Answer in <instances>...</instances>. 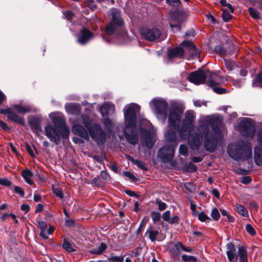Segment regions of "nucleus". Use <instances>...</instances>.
Here are the masks:
<instances>
[{"instance_id":"c85d7f7f","label":"nucleus","mask_w":262,"mask_h":262,"mask_svg":"<svg viewBox=\"0 0 262 262\" xmlns=\"http://www.w3.org/2000/svg\"><path fill=\"white\" fill-rule=\"evenodd\" d=\"M21 176L25 181L29 185H31L33 183L32 180L33 174L29 169H26L23 170L21 171Z\"/></svg>"},{"instance_id":"412c9836","label":"nucleus","mask_w":262,"mask_h":262,"mask_svg":"<svg viewBox=\"0 0 262 262\" xmlns=\"http://www.w3.org/2000/svg\"><path fill=\"white\" fill-rule=\"evenodd\" d=\"M226 254L228 259L230 262H237V258L236 256V249L232 243H229L226 245Z\"/></svg>"},{"instance_id":"2f4dec72","label":"nucleus","mask_w":262,"mask_h":262,"mask_svg":"<svg viewBox=\"0 0 262 262\" xmlns=\"http://www.w3.org/2000/svg\"><path fill=\"white\" fill-rule=\"evenodd\" d=\"M124 256L120 255L119 256L115 255L114 253H111L107 258L108 262H123Z\"/></svg>"},{"instance_id":"79ce46f5","label":"nucleus","mask_w":262,"mask_h":262,"mask_svg":"<svg viewBox=\"0 0 262 262\" xmlns=\"http://www.w3.org/2000/svg\"><path fill=\"white\" fill-rule=\"evenodd\" d=\"M182 260L185 262H196V258L193 256H190L187 255H183L182 256Z\"/></svg>"},{"instance_id":"cd10ccee","label":"nucleus","mask_w":262,"mask_h":262,"mask_svg":"<svg viewBox=\"0 0 262 262\" xmlns=\"http://www.w3.org/2000/svg\"><path fill=\"white\" fill-rule=\"evenodd\" d=\"M159 233V232L158 230L155 229L153 226H150L145 233V235H148L149 239L154 242L156 240L157 236Z\"/></svg>"},{"instance_id":"603ef678","label":"nucleus","mask_w":262,"mask_h":262,"mask_svg":"<svg viewBox=\"0 0 262 262\" xmlns=\"http://www.w3.org/2000/svg\"><path fill=\"white\" fill-rule=\"evenodd\" d=\"M135 165H137L140 168L144 170H147L148 169L147 166H145L144 163L141 160H136V163Z\"/></svg>"},{"instance_id":"a18cd8bd","label":"nucleus","mask_w":262,"mask_h":262,"mask_svg":"<svg viewBox=\"0 0 262 262\" xmlns=\"http://www.w3.org/2000/svg\"><path fill=\"white\" fill-rule=\"evenodd\" d=\"M196 216H198V219L202 222H206L207 220H210V217L207 215L205 214L204 212L198 213Z\"/></svg>"},{"instance_id":"5701e85b","label":"nucleus","mask_w":262,"mask_h":262,"mask_svg":"<svg viewBox=\"0 0 262 262\" xmlns=\"http://www.w3.org/2000/svg\"><path fill=\"white\" fill-rule=\"evenodd\" d=\"M66 111L71 114L79 115L81 113V106L78 103H69L65 105Z\"/></svg>"},{"instance_id":"20e7f679","label":"nucleus","mask_w":262,"mask_h":262,"mask_svg":"<svg viewBox=\"0 0 262 262\" xmlns=\"http://www.w3.org/2000/svg\"><path fill=\"white\" fill-rule=\"evenodd\" d=\"M167 144L158 151V156L163 162H168L171 160L174 154V150L178 143V139L175 131L169 130L165 134Z\"/></svg>"},{"instance_id":"bb28decb","label":"nucleus","mask_w":262,"mask_h":262,"mask_svg":"<svg viewBox=\"0 0 262 262\" xmlns=\"http://www.w3.org/2000/svg\"><path fill=\"white\" fill-rule=\"evenodd\" d=\"M184 110L183 104L180 102L172 101L170 103V108L169 111L183 114Z\"/></svg>"},{"instance_id":"f257e3e1","label":"nucleus","mask_w":262,"mask_h":262,"mask_svg":"<svg viewBox=\"0 0 262 262\" xmlns=\"http://www.w3.org/2000/svg\"><path fill=\"white\" fill-rule=\"evenodd\" d=\"M195 114L193 111L188 110L184 114V118L179 129V135L181 139H187L191 148L195 149L201 145L202 137L204 136V147L207 151L212 152L216 149L218 143L222 139L220 121L212 120L210 122L211 130L208 123L203 122L199 127L193 125Z\"/></svg>"},{"instance_id":"4d7b16f0","label":"nucleus","mask_w":262,"mask_h":262,"mask_svg":"<svg viewBox=\"0 0 262 262\" xmlns=\"http://www.w3.org/2000/svg\"><path fill=\"white\" fill-rule=\"evenodd\" d=\"M166 3L170 5L178 6L180 4V0H166Z\"/></svg>"},{"instance_id":"9d476101","label":"nucleus","mask_w":262,"mask_h":262,"mask_svg":"<svg viewBox=\"0 0 262 262\" xmlns=\"http://www.w3.org/2000/svg\"><path fill=\"white\" fill-rule=\"evenodd\" d=\"M89 135L98 144L105 142V134L99 124L96 123L93 124L92 128L89 130Z\"/></svg>"},{"instance_id":"09e8293b","label":"nucleus","mask_w":262,"mask_h":262,"mask_svg":"<svg viewBox=\"0 0 262 262\" xmlns=\"http://www.w3.org/2000/svg\"><path fill=\"white\" fill-rule=\"evenodd\" d=\"M246 230L251 235H254L256 234L255 229L250 224H247L246 225Z\"/></svg>"},{"instance_id":"ea45409f","label":"nucleus","mask_w":262,"mask_h":262,"mask_svg":"<svg viewBox=\"0 0 262 262\" xmlns=\"http://www.w3.org/2000/svg\"><path fill=\"white\" fill-rule=\"evenodd\" d=\"M215 52L220 55H223L226 54V49L221 45H217L214 47Z\"/></svg>"},{"instance_id":"13d9d810","label":"nucleus","mask_w":262,"mask_h":262,"mask_svg":"<svg viewBox=\"0 0 262 262\" xmlns=\"http://www.w3.org/2000/svg\"><path fill=\"white\" fill-rule=\"evenodd\" d=\"M124 176L130 179L133 181H136L137 180L136 177L130 172H129V171L124 172Z\"/></svg>"},{"instance_id":"b1692460","label":"nucleus","mask_w":262,"mask_h":262,"mask_svg":"<svg viewBox=\"0 0 262 262\" xmlns=\"http://www.w3.org/2000/svg\"><path fill=\"white\" fill-rule=\"evenodd\" d=\"M115 108L114 104L110 102H106L100 107V111L102 116H108L109 114L114 113Z\"/></svg>"},{"instance_id":"dca6fc26","label":"nucleus","mask_w":262,"mask_h":262,"mask_svg":"<svg viewBox=\"0 0 262 262\" xmlns=\"http://www.w3.org/2000/svg\"><path fill=\"white\" fill-rule=\"evenodd\" d=\"M258 146L254 149V161L256 165H262V129L257 133Z\"/></svg>"},{"instance_id":"3c124183","label":"nucleus","mask_w":262,"mask_h":262,"mask_svg":"<svg viewBox=\"0 0 262 262\" xmlns=\"http://www.w3.org/2000/svg\"><path fill=\"white\" fill-rule=\"evenodd\" d=\"M179 152L181 155H186L188 153V148L186 145H181L179 147Z\"/></svg>"},{"instance_id":"864d4df0","label":"nucleus","mask_w":262,"mask_h":262,"mask_svg":"<svg viewBox=\"0 0 262 262\" xmlns=\"http://www.w3.org/2000/svg\"><path fill=\"white\" fill-rule=\"evenodd\" d=\"M186 168L188 171L190 172H194L197 169L196 166L191 163H189V164H188L186 165Z\"/></svg>"},{"instance_id":"6e6d98bb","label":"nucleus","mask_w":262,"mask_h":262,"mask_svg":"<svg viewBox=\"0 0 262 262\" xmlns=\"http://www.w3.org/2000/svg\"><path fill=\"white\" fill-rule=\"evenodd\" d=\"M11 183L6 178L0 179V185H2L6 186H10Z\"/></svg>"},{"instance_id":"ddd939ff","label":"nucleus","mask_w":262,"mask_h":262,"mask_svg":"<svg viewBox=\"0 0 262 262\" xmlns=\"http://www.w3.org/2000/svg\"><path fill=\"white\" fill-rule=\"evenodd\" d=\"M208 77V70L204 71L202 70H198L190 73L187 78L189 81L196 85H199L204 83Z\"/></svg>"},{"instance_id":"49530a36","label":"nucleus","mask_w":262,"mask_h":262,"mask_svg":"<svg viewBox=\"0 0 262 262\" xmlns=\"http://www.w3.org/2000/svg\"><path fill=\"white\" fill-rule=\"evenodd\" d=\"M156 204L158 206V209L160 211L164 210L167 207V205L159 199H156Z\"/></svg>"},{"instance_id":"052dcab7","label":"nucleus","mask_w":262,"mask_h":262,"mask_svg":"<svg viewBox=\"0 0 262 262\" xmlns=\"http://www.w3.org/2000/svg\"><path fill=\"white\" fill-rule=\"evenodd\" d=\"M14 191L15 192L19 194L21 196L24 197L25 195V192L24 190L19 186H15L14 187Z\"/></svg>"},{"instance_id":"39448f33","label":"nucleus","mask_w":262,"mask_h":262,"mask_svg":"<svg viewBox=\"0 0 262 262\" xmlns=\"http://www.w3.org/2000/svg\"><path fill=\"white\" fill-rule=\"evenodd\" d=\"M187 51L189 52L192 57H196L200 55V52L197 50L195 45L188 40L183 41L179 47L169 49L167 54L170 58H181Z\"/></svg>"},{"instance_id":"f3484780","label":"nucleus","mask_w":262,"mask_h":262,"mask_svg":"<svg viewBox=\"0 0 262 262\" xmlns=\"http://www.w3.org/2000/svg\"><path fill=\"white\" fill-rule=\"evenodd\" d=\"M1 113L7 115V118L9 120L17 123L23 125L25 124L24 118L17 115L10 108L2 109L1 110Z\"/></svg>"},{"instance_id":"338daca9","label":"nucleus","mask_w":262,"mask_h":262,"mask_svg":"<svg viewBox=\"0 0 262 262\" xmlns=\"http://www.w3.org/2000/svg\"><path fill=\"white\" fill-rule=\"evenodd\" d=\"M232 16L228 13L227 12H226L225 10H224L223 13V19L225 21H228L230 18H231Z\"/></svg>"},{"instance_id":"de8ad7c7","label":"nucleus","mask_w":262,"mask_h":262,"mask_svg":"<svg viewBox=\"0 0 262 262\" xmlns=\"http://www.w3.org/2000/svg\"><path fill=\"white\" fill-rule=\"evenodd\" d=\"M224 62L227 69L229 71H231L233 69L235 63L232 61H228L227 60H224Z\"/></svg>"},{"instance_id":"37998d69","label":"nucleus","mask_w":262,"mask_h":262,"mask_svg":"<svg viewBox=\"0 0 262 262\" xmlns=\"http://www.w3.org/2000/svg\"><path fill=\"white\" fill-rule=\"evenodd\" d=\"M220 212L223 216H226L227 217L228 221L230 222H234V218L231 215H230L226 210L224 209H220Z\"/></svg>"},{"instance_id":"393cba45","label":"nucleus","mask_w":262,"mask_h":262,"mask_svg":"<svg viewBox=\"0 0 262 262\" xmlns=\"http://www.w3.org/2000/svg\"><path fill=\"white\" fill-rule=\"evenodd\" d=\"M12 107L17 112L22 114H25L30 112H35L36 109L32 107L30 105H23L20 104H14Z\"/></svg>"},{"instance_id":"774afa93","label":"nucleus","mask_w":262,"mask_h":262,"mask_svg":"<svg viewBox=\"0 0 262 262\" xmlns=\"http://www.w3.org/2000/svg\"><path fill=\"white\" fill-rule=\"evenodd\" d=\"M252 181V179L249 176H245L243 177L241 182L242 183L245 184H247L250 183Z\"/></svg>"},{"instance_id":"f8f14e48","label":"nucleus","mask_w":262,"mask_h":262,"mask_svg":"<svg viewBox=\"0 0 262 262\" xmlns=\"http://www.w3.org/2000/svg\"><path fill=\"white\" fill-rule=\"evenodd\" d=\"M141 34L144 39L152 41L160 38L161 31L156 28H143L141 30Z\"/></svg>"},{"instance_id":"e2e57ef3","label":"nucleus","mask_w":262,"mask_h":262,"mask_svg":"<svg viewBox=\"0 0 262 262\" xmlns=\"http://www.w3.org/2000/svg\"><path fill=\"white\" fill-rule=\"evenodd\" d=\"M190 209L192 211V213L193 216H196L198 213L196 212V205L193 203V201L190 202Z\"/></svg>"},{"instance_id":"72a5a7b5","label":"nucleus","mask_w":262,"mask_h":262,"mask_svg":"<svg viewBox=\"0 0 262 262\" xmlns=\"http://www.w3.org/2000/svg\"><path fill=\"white\" fill-rule=\"evenodd\" d=\"M81 118L82 120V123L84 125L86 128L89 130L92 128V125H91V119L90 117L85 115H81Z\"/></svg>"},{"instance_id":"c756f323","label":"nucleus","mask_w":262,"mask_h":262,"mask_svg":"<svg viewBox=\"0 0 262 262\" xmlns=\"http://www.w3.org/2000/svg\"><path fill=\"white\" fill-rule=\"evenodd\" d=\"M239 262H248L247 252L245 247L242 246L238 249Z\"/></svg>"},{"instance_id":"f03ea898","label":"nucleus","mask_w":262,"mask_h":262,"mask_svg":"<svg viewBox=\"0 0 262 262\" xmlns=\"http://www.w3.org/2000/svg\"><path fill=\"white\" fill-rule=\"evenodd\" d=\"M140 106L136 103L126 105L123 110L125 127L123 130L126 141L130 144H136L139 140L136 121Z\"/></svg>"},{"instance_id":"6e6552de","label":"nucleus","mask_w":262,"mask_h":262,"mask_svg":"<svg viewBox=\"0 0 262 262\" xmlns=\"http://www.w3.org/2000/svg\"><path fill=\"white\" fill-rule=\"evenodd\" d=\"M207 79V85L210 88H212L214 92L219 94L226 93V90L225 89L221 88L217 86L223 82V78L221 76L215 73H213L208 70Z\"/></svg>"},{"instance_id":"0eeeda50","label":"nucleus","mask_w":262,"mask_h":262,"mask_svg":"<svg viewBox=\"0 0 262 262\" xmlns=\"http://www.w3.org/2000/svg\"><path fill=\"white\" fill-rule=\"evenodd\" d=\"M49 117L53 121L54 126L61 129L62 139H68L70 130L66 125L63 115L60 113H52L49 114Z\"/></svg>"},{"instance_id":"c9c22d12","label":"nucleus","mask_w":262,"mask_h":262,"mask_svg":"<svg viewBox=\"0 0 262 262\" xmlns=\"http://www.w3.org/2000/svg\"><path fill=\"white\" fill-rule=\"evenodd\" d=\"M103 117V122L104 127L106 130H111L112 127V123L111 120L109 119L108 116H102Z\"/></svg>"},{"instance_id":"2eb2a0df","label":"nucleus","mask_w":262,"mask_h":262,"mask_svg":"<svg viewBox=\"0 0 262 262\" xmlns=\"http://www.w3.org/2000/svg\"><path fill=\"white\" fill-rule=\"evenodd\" d=\"M168 21L170 28L173 32H179L180 24L183 22V15L176 12L169 14Z\"/></svg>"},{"instance_id":"a878e982","label":"nucleus","mask_w":262,"mask_h":262,"mask_svg":"<svg viewBox=\"0 0 262 262\" xmlns=\"http://www.w3.org/2000/svg\"><path fill=\"white\" fill-rule=\"evenodd\" d=\"M41 120L38 118H32L28 120V124L32 129L41 132Z\"/></svg>"},{"instance_id":"a211bd4d","label":"nucleus","mask_w":262,"mask_h":262,"mask_svg":"<svg viewBox=\"0 0 262 262\" xmlns=\"http://www.w3.org/2000/svg\"><path fill=\"white\" fill-rule=\"evenodd\" d=\"M94 37L93 33L89 30L83 28L78 35L77 41L81 45H84L88 42Z\"/></svg>"},{"instance_id":"1a4fd4ad","label":"nucleus","mask_w":262,"mask_h":262,"mask_svg":"<svg viewBox=\"0 0 262 262\" xmlns=\"http://www.w3.org/2000/svg\"><path fill=\"white\" fill-rule=\"evenodd\" d=\"M45 135L52 142L58 145L62 139L61 129L48 124L45 127Z\"/></svg>"},{"instance_id":"9b49d317","label":"nucleus","mask_w":262,"mask_h":262,"mask_svg":"<svg viewBox=\"0 0 262 262\" xmlns=\"http://www.w3.org/2000/svg\"><path fill=\"white\" fill-rule=\"evenodd\" d=\"M182 114L174 112L173 111H169L168 122L169 130L175 131L177 134V131L179 132L180 126V123L181 120V115Z\"/></svg>"},{"instance_id":"473e14b6","label":"nucleus","mask_w":262,"mask_h":262,"mask_svg":"<svg viewBox=\"0 0 262 262\" xmlns=\"http://www.w3.org/2000/svg\"><path fill=\"white\" fill-rule=\"evenodd\" d=\"M117 27L118 26L112 22H110V23L105 27V33L108 35H112L116 30Z\"/></svg>"},{"instance_id":"4468645a","label":"nucleus","mask_w":262,"mask_h":262,"mask_svg":"<svg viewBox=\"0 0 262 262\" xmlns=\"http://www.w3.org/2000/svg\"><path fill=\"white\" fill-rule=\"evenodd\" d=\"M239 127L242 132L252 137L255 132L254 124L252 123V120L249 118H241L239 123Z\"/></svg>"},{"instance_id":"58836bf2","label":"nucleus","mask_w":262,"mask_h":262,"mask_svg":"<svg viewBox=\"0 0 262 262\" xmlns=\"http://www.w3.org/2000/svg\"><path fill=\"white\" fill-rule=\"evenodd\" d=\"M248 11L251 17L255 19H258L260 18L258 11L255 8H249Z\"/></svg>"},{"instance_id":"423d86ee","label":"nucleus","mask_w":262,"mask_h":262,"mask_svg":"<svg viewBox=\"0 0 262 262\" xmlns=\"http://www.w3.org/2000/svg\"><path fill=\"white\" fill-rule=\"evenodd\" d=\"M150 106L157 118L165 122L167 116L168 107L167 102L162 98H155L152 100Z\"/></svg>"},{"instance_id":"69168bd1","label":"nucleus","mask_w":262,"mask_h":262,"mask_svg":"<svg viewBox=\"0 0 262 262\" xmlns=\"http://www.w3.org/2000/svg\"><path fill=\"white\" fill-rule=\"evenodd\" d=\"M26 149L27 151L28 152L30 156L32 157H35V154L31 148V147L29 145L28 143L26 144Z\"/></svg>"},{"instance_id":"bf43d9fd","label":"nucleus","mask_w":262,"mask_h":262,"mask_svg":"<svg viewBox=\"0 0 262 262\" xmlns=\"http://www.w3.org/2000/svg\"><path fill=\"white\" fill-rule=\"evenodd\" d=\"M100 176L105 181H108L110 179L109 174L105 170H102L101 171Z\"/></svg>"},{"instance_id":"0e129e2a","label":"nucleus","mask_w":262,"mask_h":262,"mask_svg":"<svg viewBox=\"0 0 262 262\" xmlns=\"http://www.w3.org/2000/svg\"><path fill=\"white\" fill-rule=\"evenodd\" d=\"M38 226L40 229V230H45L47 229V224L43 221H38Z\"/></svg>"},{"instance_id":"aec40b11","label":"nucleus","mask_w":262,"mask_h":262,"mask_svg":"<svg viewBox=\"0 0 262 262\" xmlns=\"http://www.w3.org/2000/svg\"><path fill=\"white\" fill-rule=\"evenodd\" d=\"M143 136L141 137V142L148 148H151L155 144L152 135L147 129H142Z\"/></svg>"},{"instance_id":"a19ab883","label":"nucleus","mask_w":262,"mask_h":262,"mask_svg":"<svg viewBox=\"0 0 262 262\" xmlns=\"http://www.w3.org/2000/svg\"><path fill=\"white\" fill-rule=\"evenodd\" d=\"M154 223L159 222L161 220V214L158 212L152 211L150 213Z\"/></svg>"},{"instance_id":"c03bdc74","label":"nucleus","mask_w":262,"mask_h":262,"mask_svg":"<svg viewBox=\"0 0 262 262\" xmlns=\"http://www.w3.org/2000/svg\"><path fill=\"white\" fill-rule=\"evenodd\" d=\"M211 216L212 217V219L215 221H217L219 220L220 214L219 210L216 208H214L212 210Z\"/></svg>"},{"instance_id":"e433bc0d","label":"nucleus","mask_w":262,"mask_h":262,"mask_svg":"<svg viewBox=\"0 0 262 262\" xmlns=\"http://www.w3.org/2000/svg\"><path fill=\"white\" fill-rule=\"evenodd\" d=\"M252 86H260L262 88V73H259L253 80L252 82Z\"/></svg>"},{"instance_id":"4be33fe9","label":"nucleus","mask_w":262,"mask_h":262,"mask_svg":"<svg viewBox=\"0 0 262 262\" xmlns=\"http://www.w3.org/2000/svg\"><path fill=\"white\" fill-rule=\"evenodd\" d=\"M110 13L112 16L111 21L110 22L113 23L118 26H122L123 20L120 16L119 11L116 8H113L110 10Z\"/></svg>"},{"instance_id":"7ed1b4c3","label":"nucleus","mask_w":262,"mask_h":262,"mask_svg":"<svg viewBox=\"0 0 262 262\" xmlns=\"http://www.w3.org/2000/svg\"><path fill=\"white\" fill-rule=\"evenodd\" d=\"M229 156L236 161L246 160L252 156L251 143L246 140H240L235 143H231L227 147Z\"/></svg>"},{"instance_id":"f704fd0d","label":"nucleus","mask_w":262,"mask_h":262,"mask_svg":"<svg viewBox=\"0 0 262 262\" xmlns=\"http://www.w3.org/2000/svg\"><path fill=\"white\" fill-rule=\"evenodd\" d=\"M106 246L105 244L101 243L100 245L97 249L91 251L92 254H101L106 249Z\"/></svg>"},{"instance_id":"6ab92c4d","label":"nucleus","mask_w":262,"mask_h":262,"mask_svg":"<svg viewBox=\"0 0 262 262\" xmlns=\"http://www.w3.org/2000/svg\"><path fill=\"white\" fill-rule=\"evenodd\" d=\"M72 132L73 134L79 136L86 140H89V130L80 124H73L72 126Z\"/></svg>"},{"instance_id":"7c9ffc66","label":"nucleus","mask_w":262,"mask_h":262,"mask_svg":"<svg viewBox=\"0 0 262 262\" xmlns=\"http://www.w3.org/2000/svg\"><path fill=\"white\" fill-rule=\"evenodd\" d=\"M235 210L240 215L243 217H248L249 213L247 209L243 206L239 204H236L235 206Z\"/></svg>"},{"instance_id":"680f3d73","label":"nucleus","mask_w":262,"mask_h":262,"mask_svg":"<svg viewBox=\"0 0 262 262\" xmlns=\"http://www.w3.org/2000/svg\"><path fill=\"white\" fill-rule=\"evenodd\" d=\"M63 15L68 20H70L74 16V13L71 11H66L63 12Z\"/></svg>"},{"instance_id":"4c0bfd02","label":"nucleus","mask_w":262,"mask_h":262,"mask_svg":"<svg viewBox=\"0 0 262 262\" xmlns=\"http://www.w3.org/2000/svg\"><path fill=\"white\" fill-rule=\"evenodd\" d=\"M62 247L69 252L75 251V249L72 248L71 244L65 238L63 241Z\"/></svg>"},{"instance_id":"8fccbe9b","label":"nucleus","mask_w":262,"mask_h":262,"mask_svg":"<svg viewBox=\"0 0 262 262\" xmlns=\"http://www.w3.org/2000/svg\"><path fill=\"white\" fill-rule=\"evenodd\" d=\"M163 220L168 223H169L170 220V212L169 210L164 212L162 215Z\"/></svg>"},{"instance_id":"5fc2aeb1","label":"nucleus","mask_w":262,"mask_h":262,"mask_svg":"<svg viewBox=\"0 0 262 262\" xmlns=\"http://www.w3.org/2000/svg\"><path fill=\"white\" fill-rule=\"evenodd\" d=\"M141 250V247H137L136 249L134 250L129 255L130 256L137 257L140 255Z\"/></svg>"}]
</instances>
